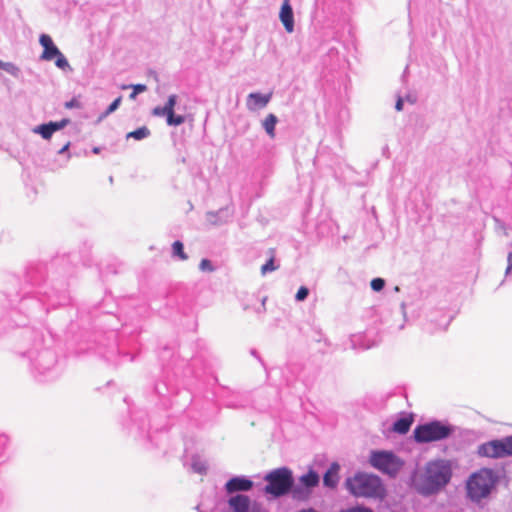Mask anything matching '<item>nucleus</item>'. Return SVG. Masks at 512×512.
<instances>
[{
  "label": "nucleus",
  "mask_w": 512,
  "mask_h": 512,
  "mask_svg": "<svg viewBox=\"0 0 512 512\" xmlns=\"http://www.w3.org/2000/svg\"><path fill=\"white\" fill-rule=\"evenodd\" d=\"M452 477V468L446 460H434L412 478L413 487L422 495H431L446 486Z\"/></svg>",
  "instance_id": "f257e3e1"
},
{
  "label": "nucleus",
  "mask_w": 512,
  "mask_h": 512,
  "mask_svg": "<svg viewBox=\"0 0 512 512\" xmlns=\"http://www.w3.org/2000/svg\"><path fill=\"white\" fill-rule=\"evenodd\" d=\"M499 483V474L492 468L483 467L469 475L465 482L466 498L475 504L488 499Z\"/></svg>",
  "instance_id": "f03ea898"
},
{
  "label": "nucleus",
  "mask_w": 512,
  "mask_h": 512,
  "mask_svg": "<svg viewBox=\"0 0 512 512\" xmlns=\"http://www.w3.org/2000/svg\"><path fill=\"white\" fill-rule=\"evenodd\" d=\"M351 495L357 498H379L385 497L386 489L381 479L372 474L357 473L348 477L344 483Z\"/></svg>",
  "instance_id": "7ed1b4c3"
},
{
  "label": "nucleus",
  "mask_w": 512,
  "mask_h": 512,
  "mask_svg": "<svg viewBox=\"0 0 512 512\" xmlns=\"http://www.w3.org/2000/svg\"><path fill=\"white\" fill-rule=\"evenodd\" d=\"M264 479L267 482L265 492L273 495L274 497H280L287 494L293 485L292 472L286 467L272 470Z\"/></svg>",
  "instance_id": "20e7f679"
},
{
  "label": "nucleus",
  "mask_w": 512,
  "mask_h": 512,
  "mask_svg": "<svg viewBox=\"0 0 512 512\" xmlns=\"http://www.w3.org/2000/svg\"><path fill=\"white\" fill-rule=\"evenodd\" d=\"M452 429L450 426L433 421L419 425L414 429L413 436L418 443H428L440 441L450 436Z\"/></svg>",
  "instance_id": "39448f33"
},
{
  "label": "nucleus",
  "mask_w": 512,
  "mask_h": 512,
  "mask_svg": "<svg viewBox=\"0 0 512 512\" xmlns=\"http://www.w3.org/2000/svg\"><path fill=\"white\" fill-rule=\"evenodd\" d=\"M370 463L376 469L389 475H396L403 466L400 458L387 451L373 452L370 457Z\"/></svg>",
  "instance_id": "423d86ee"
},
{
  "label": "nucleus",
  "mask_w": 512,
  "mask_h": 512,
  "mask_svg": "<svg viewBox=\"0 0 512 512\" xmlns=\"http://www.w3.org/2000/svg\"><path fill=\"white\" fill-rule=\"evenodd\" d=\"M177 103V96L172 94L168 97L166 104L163 107L157 106L153 108L152 114L156 117H166L169 126H179L185 122L183 115H175L174 108Z\"/></svg>",
  "instance_id": "0eeeda50"
},
{
  "label": "nucleus",
  "mask_w": 512,
  "mask_h": 512,
  "mask_svg": "<svg viewBox=\"0 0 512 512\" xmlns=\"http://www.w3.org/2000/svg\"><path fill=\"white\" fill-rule=\"evenodd\" d=\"M233 512H260V507L256 502H251L248 496L238 494L228 501Z\"/></svg>",
  "instance_id": "6e6552de"
},
{
  "label": "nucleus",
  "mask_w": 512,
  "mask_h": 512,
  "mask_svg": "<svg viewBox=\"0 0 512 512\" xmlns=\"http://www.w3.org/2000/svg\"><path fill=\"white\" fill-rule=\"evenodd\" d=\"M503 451L501 440L489 441L482 444L478 449L479 455L489 458H503Z\"/></svg>",
  "instance_id": "1a4fd4ad"
},
{
  "label": "nucleus",
  "mask_w": 512,
  "mask_h": 512,
  "mask_svg": "<svg viewBox=\"0 0 512 512\" xmlns=\"http://www.w3.org/2000/svg\"><path fill=\"white\" fill-rule=\"evenodd\" d=\"M279 18L288 33H292L294 30V16L290 0H283Z\"/></svg>",
  "instance_id": "9d476101"
},
{
  "label": "nucleus",
  "mask_w": 512,
  "mask_h": 512,
  "mask_svg": "<svg viewBox=\"0 0 512 512\" xmlns=\"http://www.w3.org/2000/svg\"><path fill=\"white\" fill-rule=\"evenodd\" d=\"M39 41L44 48L41 59L51 61L56 57V55H60L59 49L54 45L49 35L42 34Z\"/></svg>",
  "instance_id": "9b49d317"
},
{
  "label": "nucleus",
  "mask_w": 512,
  "mask_h": 512,
  "mask_svg": "<svg viewBox=\"0 0 512 512\" xmlns=\"http://www.w3.org/2000/svg\"><path fill=\"white\" fill-rule=\"evenodd\" d=\"M225 487L228 493L248 491L253 487V482L246 478L234 477L226 483Z\"/></svg>",
  "instance_id": "f8f14e48"
},
{
  "label": "nucleus",
  "mask_w": 512,
  "mask_h": 512,
  "mask_svg": "<svg viewBox=\"0 0 512 512\" xmlns=\"http://www.w3.org/2000/svg\"><path fill=\"white\" fill-rule=\"evenodd\" d=\"M271 99V94L250 93L247 97V107L254 111L267 106Z\"/></svg>",
  "instance_id": "ddd939ff"
},
{
  "label": "nucleus",
  "mask_w": 512,
  "mask_h": 512,
  "mask_svg": "<svg viewBox=\"0 0 512 512\" xmlns=\"http://www.w3.org/2000/svg\"><path fill=\"white\" fill-rule=\"evenodd\" d=\"M340 466L338 463H332L323 477V483L326 487L335 488L339 481Z\"/></svg>",
  "instance_id": "4468645a"
},
{
  "label": "nucleus",
  "mask_w": 512,
  "mask_h": 512,
  "mask_svg": "<svg viewBox=\"0 0 512 512\" xmlns=\"http://www.w3.org/2000/svg\"><path fill=\"white\" fill-rule=\"evenodd\" d=\"M412 423H413V417L411 415L407 416V417L400 418L394 423L393 431L397 432L399 434H405L409 431Z\"/></svg>",
  "instance_id": "2eb2a0df"
},
{
  "label": "nucleus",
  "mask_w": 512,
  "mask_h": 512,
  "mask_svg": "<svg viewBox=\"0 0 512 512\" xmlns=\"http://www.w3.org/2000/svg\"><path fill=\"white\" fill-rule=\"evenodd\" d=\"M278 122L277 117L274 114H268L262 122V126L270 138L275 137V126Z\"/></svg>",
  "instance_id": "dca6fc26"
},
{
  "label": "nucleus",
  "mask_w": 512,
  "mask_h": 512,
  "mask_svg": "<svg viewBox=\"0 0 512 512\" xmlns=\"http://www.w3.org/2000/svg\"><path fill=\"white\" fill-rule=\"evenodd\" d=\"M300 482L307 488H313L318 485L319 476L316 472L309 471L300 477Z\"/></svg>",
  "instance_id": "f3484780"
},
{
  "label": "nucleus",
  "mask_w": 512,
  "mask_h": 512,
  "mask_svg": "<svg viewBox=\"0 0 512 512\" xmlns=\"http://www.w3.org/2000/svg\"><path fill=\"white\" fill-rule=\"evenodd\" d=\"M150 135V130L146 126H142L127 134V138H134L135 140H142Z\"/></svg>",
  "instance_id": "a211bd4d"
},
{
  "label": "nucleus",
  "mask_w": 512,
  "mask_h": 512,
  "mask_svg": "<svg viewBox=\"0 0 512 512\" xmlns=\"http://www.w3.org/2000/svg\"><path fill=\"white\" fill-rule=\"evenodd\" d=\"M270 253H271V255H270L269 260L261 267V273L263 275L267 274L268 272L275 271L278 268L277 266L274 265V260H275L274 249H271Z\"/></svg>",
  "instance_id": "6ab92c4d"
},
{
  "label": "nucleus",
  "mask_w": 512,
  "mask_h": 512,
  "mask_svg": "<svg viewBox=\"0 0 512 512\" xmlns=\"http://www.w3.org/2000/svg\"><path fill=\"white\" fill-rule=\"evenodd\" d=\"M173 255L179 257L181 260H187L188 256L184 252V245L181 241H175L172 244Z\"/></svg>",
  "instance_id": "aec40b11"
},
{
  "label": "nucleus",
  "mask_w": 512,
  "mask_h": 512,
  "mask_svg": "<svg viewBox=\"0 0 512 512\" xmlns=\"http://www.w3.org/2000/svg\"><path fill=\"white\" fill-rule=\"evenodd\" d=\"M127 88H132V93L129 95V98L131 100H135L137 95L139 93H143L147 90V86L145 84H135V85H130V86H122V89H127Z\"/></svg>",
  "instance_id": "412c9836"
},
{
  "label": "nucleus",
  "mask_w": 512,
  "mask_h": 512,
  "mask_svg": "<svg viewBox=\"0 0 512 512\" xmlns=\"http://www.w3.org/2000/svg\"><path fill=\"white\" fill-rule=\"evenodd\" d=\"M35 132L39 133L44 139H50L53 134L48 124L38 126Z\"/></svg>",
  "instance_id": "4be33fe9"
},
{
  "label": "nucleus",
  "mask_w": 512,
  "mask_h": 512,
  "mask_svg": "<svg viewBox=\"0 0 512 512\" xmlns=\"http://www.w3.org/2000/svg\"><path fill=\"white\" fill-rule=\"evenodd\" d=\"M503 444V454L504 457L512 455V436L506 437L501 440Z\"/></svg>",
  "instance_id": "5701e85b"
},
{
  "label": "nucleus",
  "mask_w": 512,
  "mask_h": 512,
  "mask_svg": "<svg viewBox=\"0 0 512 512\" xmlns=\"http://www.w3.org/2000/svg\"><path fill=\"white\" fill-rule=\"evenodd\" d=\"M68 123H69L68 119H62L59 122H50V123H48V125L51 129V132L54 133L55 131H58V130L64 128Z\"/></svg>",
  "instance_id": "b1692460"
},
{
  "label": "nucleus",
  "mask_w": 512,
  "mask_h": 512,
  "mask_svg": "<svg viewBox=\"0 0 512 512\" xmlns=\"http://www.w3.org/2000/svg\"><path fill=\"white\" fill-rule=\"evenodd\" d=\"M122 101V96H119L118 98H116L110 105L109 107L107 108V110L105 111L103 117H106L108 116L109 114H111L112 112H114L120 105Z\"/></svg>",
  "instance_id": "393cba45"
},
{
  "label": "nucleus",
  "mask_w": 512,
  "mask_h": 512,
  "mask_svg": "<svg viewBox=\"0 0 512 512\" xmlns=\"http://www.w3.org/2000/svg\"><path fill=\"white\" fill-rule=\"evenodd\" d=\"M199 269L203 272H213L214 267L210 260L208 259H202L199 264Z\"/></svg>",
  "instance_id": "a878e982"
},
{
  "label": "nucleus",
  "mask_w": 512,
  "mask_h": 512,
  "mask_svg": "<svg viewBox=\"0 0 512 512\" xmlns=\"http://www.w3.org/2000/svg\"><path fill=\"white\" fill-rule=\"evenodd\" d=\"M385 281L382 278H374L371 281V288L374 291H381L384 288Z\"/></svg>",
  "instance_id": "bb28decb"
},
{
  "label": "nucleus",
  "mask_w": 512,
  "mask_h": 512,
  "mask_svg": "<svg viewBox=\"0 0 512 512\" xmlns=\"http://www.w3.org/2000/svg\"><path fill=\"white\" fill-rule=\"evenodd\" d=\"M54 59H56L55 64L57 67H59L61 69L68 67V61L66 60V58L63 56V54L61 52H60V55H56V57Z\"/></svg>",
  "instance_id": "cd10ccee"
},
{
  "label": "nucleus",
  "mask_w": 512,
  "mask_h": 512,
  "mask_svg": "<svg viewBox=\"0 0 512 512\" xmlns=\"http://www.w3.org/2000/svg\"><path fill=\"white\" fill-rule=\"evenodd\" d=\"M308 293L309 290L306 287L302 286L298 289L295 298L298 301H303L308 296Z\"/></svg>",
  "instance_id": "c85d7f7f"
},
{
  "label": "nucleus",
  "mask_w": 512,
  "mask_h": 512,
  "mask_svg": "<svg viewBox=\"0 0 512 512\" xmlns=\"http://www.w3.org/2000/svg\"><path fill=\"white\" fill-rule=\"evenodd\" d=\"M341 512H373V511L370 508H367V507L357 506V507H353V508H349V509L343 510Z\"/></svg>",
  "instance_id": "c756f323"
},
{
  "label": "nucleus",
  "mask_w": 512,
  "mask_h": 512,
  "mask_svg": "<svg viewBox=\"0 0 512 512\" xmlns=\"http://www.w3.org/2000/svg\"><path fill=\"white\" fill-rule=\"evenodd\" d=\"M79 107H80V102L76 98H73L70 101L65 103V108H67V109L79 108Z\"/></svg>",
  "instance_id": "7c9ffc66"
},
{
  "label": "nucleus",
  "mask_w": 512,
  "mask_h": 512,
  "mask_svg": "<svg viewBox=\"0 0 512 512\" xmlns=\"http://www.w3.org/2000/svg\"><path fill=\"white\" fill-rule=\"evenodd\" d=\"M395 108L397 111H401L403 109V100L399 98L396 102Z\"/></svg>",
  "instance_id": "2f4dec72"
},
{
  "label": "nucleus",
  "mask_w": 512,
  "mask_h": 512,
  "mask_svg": "<svg viewBox=\"0 0 512 512\" xmlns=\"http://www.w3.org/2000/svg\"><path fill=\"white\" fill-rule=\"evenodd\" d=\"M507 260H508L507 272H509L510 270H512V253L511 252L508 254Z\"/></svg>",
  "instance_id": "473e14b6"
},
{
  "label": "nucleus",
  "mask_w": 512,
  "mask_h": 512,
  "mask_svg": "<svg viewBox=\"0 0 512 512\" xmlns=\"http://www.w3.org/2000/svg\"><path fill=\"white\" fill-rule=\"evenodd\" d=\"M69 145H70V143L68 142L66 145H64V146L60 149L59 153H64V152L69 148Z\"/></svg>",
  "instance_id": "72a5a7b5"
},
{
  "label": "nucleus",
  "mask_w": 512,
  "mask_h": 512,
  "mask_svg": "<svg viewBox=\"0 0 512 512\" xmlns=\"http://www.w3.org/2000/svg\"><path fill=\"white\" fill-rule=\"evenodd\" d=\"M266 300H267V297H263L262 300H261V304H262V307H263L264 311L266 310V308H265Z\"/></svg>",
  "instance_id": "f704fd0d"
},
{
  "label": "nucleus",
  "mask_w": 512,
  "mask_h": 512,
  "mask_svg": "<svg viewBox=\"0 0 512 512\" xmlns=\"http://www.w3.org/2000/svg\"><path fill=\"white\" fill-rule=\"evenodd\" d=\"M93 152H94V153H99V148H97V147H96V148H94V149H93Z\"/></svg>",
  "instance_id": "c9c22d12"
},
{
  "label": "nucleus",
  "mask_w": 512,
  "mask_h": 512,
  "mask_svg": "<svg viewBox=\"0 0 512 512\" xmlns=\"http://www.w3.org/2000/svg\"><path fill=\"white\" fill-rule=\"evenodd\" d=\"M4 68V64L0 61V69Z\"/></svg>",
  "instance_id": "e433bc0d"
}]
</instances>
